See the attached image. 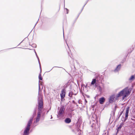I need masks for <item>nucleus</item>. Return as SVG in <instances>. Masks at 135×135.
Segmentation results:
<instances>
[{
  "instance_id": "f257e3e1",
  "label": "nucleus",
  "mask_w": 135,
  "mask_h": 135,
  "mask_svg": "<svg viewBox=\"0 0 135 135\" xmlns=\"http://www.w3.org/2000/svg\"><path fill=\"white\" fill-rule=\"evenodd\" d=\"M42 82L41 81H39L38 93L39 96L38 97V110L40 111V112H38L37 115V117L36 119V122H38L39 120L41 117V112L40 111H41V110L43 108V103L42 99V96L40 94V85H42Z\"/></svg>"
},
{
  "instance_id": "f03ea898",
  "label": "nucleus",
  "mask_w": 135,
  "mask_h": 135,
  "mask_svg": "<svg viewBox=\"0 0 135 135\" xmlns=\"http://www.w3.org/2000/svg\"><path fill=\"white\" fill-rule=\"evenodd\" d=\"M130 93L127 88H126L123 89V90L120 91L118 94L119 97L120 96H123V99L126 97L128 96Z\"/></svg>"
},
{
  "instance_id": "7ed1b4c3",
  "label": "nucleus",
  "mask_w": 135,
  "mask_h": 135,
  "mask_svg": "<svg viewBox=\"0 0 135 135\" xmlns=\"http://www.w3.org/2000/svg\"><path fill=\"white\" fill-rule=\"evenodd\" d=\"M117 94V95H111L109 99V102L110 103H113V102L117 100L119 97Z\"/></svg>"
},
{
  "instance_id": "20e7f679",
  "label": "nucleus",
  "mask_w": 135,
  "mask_h": 135,
  "mask_svg": "<svg viewBox=\"0 0 135 135\" xmlns=\"http://www.w3.org/2000/svg\"><path fill=\"white\" fill-rule=\"evenodd\" d=\"M32 119H31L28 122L27 127L26 128L24 133L25 135H28L29 134V132L30 129V124L32 123Z\"/></svg>"
},
{
  "instance_id": "39448f33",
  "label": "nucleus",
  "mask_w": 135,
  "mask_h": 135,
  "mask_svg": "<svg viewBox=\"0 0 135 135\" xmlns=\"http://www.w3.org/2000/svg\"><path fill=\"white\" fill-rule=\"evenodd\" d=\"M64 109L63 107H61L59 109V112L58 115L59 116H61L64 113Z\"/></svg>"
},
{
  "instance_id": "423d86ee",
  "label": "nucleus",
  "mask_w": 135,
  "mask_h": 135,
  "mask_svg": "<svg viewBox=\"0 0 135 135\" xmlns=\"http://www.w3.org/2000/svg\"><path fill=\"white\" fill-rule=\"evenodd\" d=\"M129 109V108L128 107H127L126 108V112L125 113V117L124 119L125 121L127 120V118Z\"/></svg>"
},
{
  "instance_id": "0eeeda50",
  "label": "nucleus",
  "mask_w": 135,
  "mask_h": 135,
  "mask_svg": "<svg viewBox=\"0 0 135 135\" xmlns=\"http://www.w3.org/2000/svg\"><path fill=\"white\" fill-rule=\"evenodd\" d=\"M65 92L64 90H63L61 91V93L60 94L61 98H64L65 96Z\"/></svg>"
},
{
  "instance_id": "6e6552de",
  "label": "nucleus",
  "mask_w": 135,
  "mask_h": 135,
  "mask_svg": "<svg viewBox=\"0 0 135 135\" xmlns=\"http://www.w3.org/2000/svg\"><path fill=\"white\" fill-rule=\"evenodd\" d=\"M105 98L104 97H101L99 99V102L100 104H103L105 102Z\"/></svg>"
},
{
  "instance_id": "1a4fd4ad",
  "label": "nucleus",
  "mask_w": 135,
  "mask_h": 135,
  "mask_svg": "<svg viewBox=\"0 0 135 135\" xmlns=\"http://www.w3.org/2000/svg\"><path fill=\"white\" fill-rule=\"evenodd\" d=\"M121 65H118L116 69L115 70V71H117L119 70L121 68Z\"/></svg>"
},
{
  "instance_id": "9d476101",
  "label": "nucleus",
  "mask_w": 135,
  "mask_h": 135,
  "mask_svg": "<svg viewBox=\"0 0 135 135\" xmlns=\"http://www.w3.org/2000/svg\"><path fill=\"white\" fill-rule=\"evenodd\" d=\"M65 121L66 123H69L70 122L71 120L69 118H67L65 120Z\"/></svg>"
},
{
  "instance_id": "9b49d317",
  "label": "nucleus",
  "mask_w": 135,
  "mask_h": 135,
  "mask_svg": "<svg viewBox=\"0 0 135 135\" xmlns=\"http://www.w3.org/2000/svg\"><path fill=\"white\" fill-rule=\"evenodd\" d=\"M123 124H124L123 123L121 124L119 126V127H118V130H119V129H120L121 128L122 126H123Z\"/></svg>"
},
{
  "instance_id": "f8f14e48",
  "label": "nucleus",
  "mask_w": 135,
  "mask_h": 135,
  "mask_svg": "<svg viewBox=\"0 0 135 135\" xmlns=\"http://www.w3.org/2000/svg\"><path fill=\"white\" fill-rule=\"evenodd\" d=\"M96 82V80L95 79H94L93 80L91 83V85H94Z\"/></svg>"
},
{
  "instance_id": "ddd939ff",
  "label": "nucleus",
  "mask_w": 135,
  "mask_h": 135,
  "mask_svg": "<svg viewBox=\"0 0 135 135\" xmlns=\"http://www.w3.org/2000/svg\"><path fill=\"white\" fill-rule=\"evenodd\" d=\"M134 77L133 75H132L131 76V78H129V80H133L134 79Z\"/></svg>"
},
{
  "instance_id": "4468645a",
  "label": "nucleus",
  "mask_w": 135,
  "mask_h": 135,
  "mask_svg": "<svg viewBox=\"0 0 135 135\" xmlns=\"http://www.w3.org/2000/svg\"><path fill=\"white\" fill-rule=\"evenodd\" d=\"M38 78L40 80H42V77L41 76V74H40L38 76Z\"/></svg>"
},
{
  "instance_id": "2eb2a0df",
  "label": "nucleus",
  "mask_w": 135,
  "mask_h": 135,
  "mask_svg": "<svg viewBox=\"0 0 135 135\" xmlns=\"http://www.w3.org/2000/svg\"><path fill=\"white\" fill-rule=\"evenodd\" d=\"M38 62L39 63V65H40V69H41V65H40V61H39V59L38 58ZM41 71H40V73H41Z\"/></svg>"
},
{
  "instance_id": "dca6fc26",
  "label": "nucleus",
  "mask_w": 135,
  "mask_h": 135,
  "mask_svg": "<svg viewBox=\"0 0 135 135\" xmlns=\"http://www.w3.org/2000/svg\"><path fill=\"white\" fill-rule=\"evenodd\" d=\"M66 9L67 10V11H68V9Z\"/></svg>"
},
{
  "instance_id": "f3484780",
  "label": "nucleus",
  "mask_w": 135,
  "mask_h": 135,
  "mask_svg": "<svg viewBox=\"0 0 135 135\" xmlns=\"http://www.w3.org/2000/svg\"><path fill=\"white\" fill-rule=\"evenodd\" d=\"M85 101H86V102H86V100H85Z\"/></svg>"
},
{
  "instance_id": "a211bd4d",
  "label": "nucleus",
  "mask_w": 135,
  "mask_h": 135,
  "mask_svg": "<svg viewBox=\"0 0 135 135\" xmlns=\"http://www.w3.org/2000/svg\"><path fill=\"white\" fill-rule=\"evenodd\" d=\"M134 118H135V116L134 117Z\"/></svg>"
}]
</instances>
